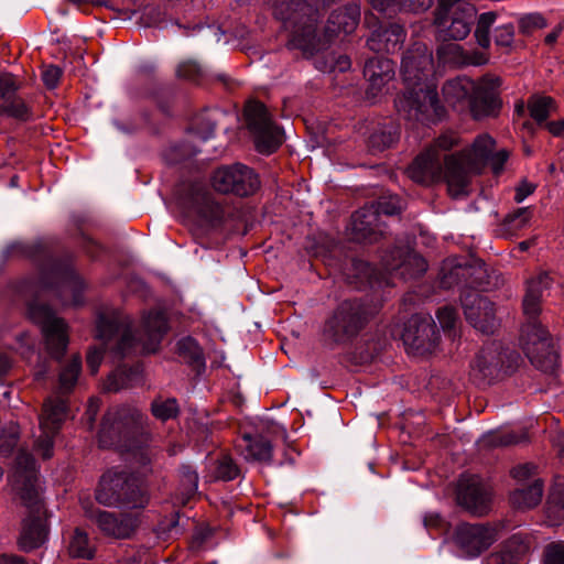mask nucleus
<instances>
[{"instance_id":"nucleus-1","label":"nucleus","mask_w":564,"mask_h":564,"mask_svg":"<svg viewBox=\"0 0 564 564\" xmlns=\"http://www.w3.org/2000/svg\"><path fill=\"white\" fill-rule=\"evenodd\" d=\"M457 143L458 138L453 132L440 135L409 166V177L423 185L445 181L453 197L466 194L469 174L479 172L487 164L495 149V140L489 134H481L475 139L469 150L447 154Z\"/></svg>"},{"instance_id":"nucleus-2","label":"nucleus","mask_w":564,"mask_h":564,"mask_svg":"<svg viewBox=\"0 0 564 564\" xmlns=\"http://www.w3.org/2000/svg\"><path fill=\"white\" fill-rule=\"evenodd\" d=\"M433 68L432 52L424 43L415 42L404 54L401 75L408 87L395 98L394 106L405 120L434 123L445 116L435 85L426 83Z\"/></svg>"},{"instance_id":"nucleus-3","label":"nucleus","mask_w":564,"mask_h":564,"mask_svg":"<svg viewBox=\"0 0 564 564\" xmlns=\"http://www.w3.org/2000/svg\"><path fill=\"white\" fill-rule=\"evenodd\" d=\"M551 278L540 272L530 279L523 297V313L528 323L522 327L520 343L531 364L542 371H553L557 366V355L553 350L547 332L536 322L541 311V300L549 289Z\"/></svg>"},{"instance_id":"nucleus-4","label":"nucleus","mask_w":564,"mask_h":564,"mask_svg":"<svg viewBox=\"0 0 564 564\" xmlns=\"http://www.w3.org/2000/svg\"><path fill=\"white\" fill-rule=\"evenodd\" d=\"M13 482L30 514L23 520L19 538L21 550L29 552L40 547L47 538L45 512L39 495L35 460L31 454L20 452L15 459Z\"/></svg>"},{"instance_id":"nucleus-5","label":"nucleus","mask_w":564,"mask_h":564,"mask_svg":"<svg viewBox=\"0 0 564 564\" xmlns=\"http://www.w3.org/2000/svg\"><path fill=\"white\" fill-rule=\"evenodd\" d=\"M142 329L147 338L141 335L135 338L132 333L131 322L128 317H122L119 312L111 311L109 314L101 313L97 318V336L100 339L109 340L119 337L117 350L121 356L127 355L132 348L142 341L144 352H153L167 332V321L164 313L150 312L144 318Z\"/></svg>"},{"instance_id":"nucleus-6","label":"nucleus","mask_w":564,"mask_h":564,"mask_svg":"<svg viewBox=\"0 0 564 564\" xmlns=\"http://www.w3.org/2000/svg\"><path fill=\"white\" fill-rule=\"evenodd\" d=\"M500 85V77L494 75H486L479 82L456 77L447 80L442 91L448 105L459 110L468 108L475 119H481L498 113L501 107Z\"/></svg>"},{"instance_id":"nucleus-7","label":"nucleus","mask_w":564,"mask_h":564,"mask_svg":"<svg viewBox=\"0 0 564 564\" xmlns=\"http://www.w3.org/2000/svg\"><path fill=\"white\" fill-rule=\"evenodd\" d=\"M149 438L148 417L134 406H115L104 416L99 432V443L102 447L117 446L129 452L140 447Z\"/></svg>"},{"instance_id":"nucleus-8","label":"nucleus","mask_w":564,"mask_h":564,"mask_svg":"<svg viewBox=\"0 0 564 564\" xmlns=\"http://www.w3.org/2000/svg\"><path fill=\"white\" fill-rule=\"evenodd\" d=\"M273 14L291 31L293 47L307 51L313 46L318 11L307 0H274Z\"/></svg>"},{"instance_id":"nucleus-9","label":"nucleus","mask_w":564,"mask_h":564,"mask_svg":"<svg viewBox=\"0 0 564 564\" xmlns=\"http://www.w3.org/2000/svg\"><path fill=\"white\" fill-rule=\"evenodd\" d=\"M96 499L107 507L143 508L148 503L147 494L122 473H106L96 491Z\"/></svg>"},{"instance_id":"nucleus-10","label":"nucleus","mask_w":564,"mask_h":564,"mask_svg":"<svg viewBox=\"0 0 564 564\" xmlns=\"http://www.w3.org/2000/svg\"><path fill=\"white\" fill-rule=\"evenodd\" d=\"M476 14L477 10L470 3H438L434 13L436 39L442 42L463 41L470 33Z\"/></svg>"},{"instance_id":"nucleus-11","label":"nucleus","mask_w":564,"mask_h":564,"mask_svg":"<svg viewBox=\"0 0 564 564\" xmlns=\"http://www.w3.org/2000/svg\"><path fill=\"white\" fill-rule=\"evenodd\" d=\"M245 116L259 152L271 153L282 144L283 131L272 121L262 102L249 101L245 108Z\"/></svg>"},{"instance_id":"nucleus-12","label":"nucleus","mask_w":564,"mask_h":564,"mask_svg":"<svg viewBox=\"0 0 564 564\" xmlns=\"http://www.w3.org/2000/svg\"><path fill=\"white\" fill-rule=\"evenodd\" d=\"M518 359L519 355L516 351L503 349L501 343H488L475 357L470 376L477 383L492 380L501 370L511 369Z\"/></svg>"},{"instance_id":"nucleus-13","label":"nucleus","mask_w":564,"mask_h":564,"mask_svg":"<svg viewBox=\"0 0 564 564\" xmlns=\"http://www.w3.org/2000/svg\"><path fill=\"white\" fill-rule=\"evenodd\" d=\"M215 191L224 194L234 193L238 196H249L260 187L259 176L247 165L236 163L217 169L210 178Z\"/></svg>"},{"instance_id":"nucleus-14","label":"nucleus","mask_w":564,"mask_h":564,"mask_svg":"<svg viewBox=\"0 0 564 564\" xmlns=\"http://www.w3.org/2000/svg\"><path fill=\"white\" fill-rule=\"evenodd\" d=\"M369 312L359 301H344L327 321L325 330L335 340H343L357 335L366 325Z\"/></svg>"},{"instance_id":"nucleus-15","label":"nucleus","mask_w":564,"mask_h":564,"mask_svg":"<svg viewBox=\"0 0 564 564\" xmlns=\"http://www.w3.org/2000/svg\"><path fill=\"white\" fill-rule=\"evenodd\" d=\"M31 318L41 325L46 348L52 357L59 359L68 344L67 326L65 322L55 316L47 305L31 303L29 305Z\"/></svg>"},{"instance_id":"nucleus-16","label":"nucleus","mask_w":564,"mask_h":564,"mask_svg":"<svg viewBox=\"0 0 564 564\" xmlns=\"http://www.w3.org/2000/svg\"><path fill=\"white\" fill-rule=\"evenodd\" d=\"M402 340L415 355L430 354L438 343V332L430 315H413L405 324Z\"/></svg>"},{"instance_id":"nucleus-17","label":"nucleus","mask_w":564,"mask_h":564,"mask_svg":"<svg viewBox=\"0 0 564 564\" xmlns=\"http://www.w3.org/2000/svg\"><path fill=\"white\" fill-rule=\"evenodd\" d=\"M66 416V403L61 398H50L43 405L40 416L41 436L36 441L35 449L44 458L53 456V441L62 422Z\"/></svg>"},{"instance_id":"nucleus-18","label":"nucleus","mask_w":564,"mask_h":564,"mask_svg":"<svg viewBox=\"0 0 564 564\" xmlns=\"http://www.w3.org/2000/svg\"><path fill=\"white\" fill-rule=\"evenodd\" d=\"M180 204L210 226H217L224 220L223 207L214 200L213 195L200 183L188 185L181 196Z\"/></svg>"},{"instance_id":"nucleus-19","label":"nucleus","mask_w":564,"mask_h":564,"mask_svg":"<svg viewBox=\"0 0 564 564\" xmlns=\"http://www.w3.org/2000/svg\"><path fill=\"white\" fill-rule=\"evenodd\" d=\"M456 499L467 511L482 516L491 502L490 488L477 475H462L457 484Z\"/></svg>"},{"instance_id":"nucleus-20","label":"nucleus","mask_w":564,"mask_h":564,"mask_svg":"<svg viewBox=\"0 0 564 564\" xmlns=\"http://www.w3.org/2000/svg\"><path fill=\"white\" fill-rule=\"evenodd\" d=\"M56 286L58 292H72V304L82 303V291L84 283L80 278L68 267L53 262L44 268L39 280V288L51 289Z\"/></svg>"},{"instance_id":"nucleus-21","label":"nucleus","mask_w":564,"mask_h":564,"mask_svg":"<svg viewBox=\"0 0 564 564\" xmlns=\"http://www.w3.org/2000/svg\"><path fill=\"white\" fill-rule=\"evenodd\" d=\"M462 305L467 322L482 334H494L498 327L494 303L475 292L466 293Z\"/></svg>"},{"instance_id":"nucleus-22","label":"nucleus","mask_w":564,"mask_h":564,"mask_svg":"<svg viewBox=\"0 0 564 564\" xmlns=\"http://www.w3.org/2000/svg\"><path fill=\"white\" fill-rule=\"evenodd\" d=\"M495 541V529L484 524L462 523L455 532V542L466 557L479 556Z\"/></svg>"},{"instance_id":"nucleus-23","label":"nucleus","mask_w":564,"mask_h":564,"mask_svg":"<svg viewBox=\"0 0 564 564\" xmlns=\"http://www.w3.org/2000/svg\"><path fill=\"white\" fill-rule=\"evenodd\" d=\"M387 271L402 279H413L423 274L427 269L426 261L409 247H397L382 257Z\"/></svg>"},{"instance_id":"nucleus-24","label":"nucleus","mask_w":564,"mask_h":564,"mask_svg":"<svg viewBox=\"0 0 564 564\" xmlns=\"http://www.w3.org/2000/svg\"><path fill=\"white\" fill-rule=\"evenodd\" d=\"M351 238L358 242H373L383 234V224L375 205L355 212L349 226Z\"/></svg>"},{"instance_id":"nucleus-25","label":"nucleus","mask_w":564,"mask_h":564,"mask_svg":"<svg viewBox=\"0 0 564 564\" xmlns=\"http://www.w3.org/2000/svg\"><path fill=\"white\" fill-rule=\"evenodd\" d=\"M364 75L369 84L367 95L377 97L394 78V63L387 57H373L367 61Z\"/></svg>"},{"instance_id":"nucleus-26","label":"nucleus","mask_w":564,"mask_h":564,"mask_svg":"<svg viewBox=\"0 0 564 564\" xmlns=\"http://www.w3.org/2000/svg\"><path fill=\"white\" fill-rule=\"evenodd\" d=\"M94 519L104 534L116 539L130 538L138 525L137 518L129 514L117 516L109 511H98Z\"/></svg>"},{"instance_id":"nucleus-27","label":"nucleus","mask_w":564,"mask_h":564,"mask_svg":"<svg viewBox=\"0 0 564 564\" xmlns=\"http://www.w3.org/2000/svg\"><path fill=\"white\" fill-rule=\"evenodd\" d=\"M406 37L404 28L397 23L375 30L367 41L368 47L373 52H398Z\"/></svg>"},{"instance_id":"nucleus-28","label":"nucleus","mask_w":564,"mask_h":564,"mask_svg":"<svg viewBox=\"0 0 564 564\" xmlns=\"http://www.w3.org/2000/svg\"><path fill=\"white\" fill-rule=\"evenodd\" d=\"M437 58L442 64H449L454 66H480L488 62L485 53L474 51L466 52L460 45L446 41L442 43L436 50Z\"/></svg>"},{"instance_id":"nucleus-29","label":"nucleus","mask_w":564,"mask_h":564,"mask_svg":"<svg viewBox=\"0 0 564 564\" xmlns=\"http://www.w3.org/2000/svg\"><path fill=\"white\" fill-rule=\"evenodd\" d=\"M360 19V8L355 2H348L335 9L327 22L326 32L335 35L340 32L345 34L351 33L358 25Z\"/></svg>"},{"instance_id":"nucleus-30","label":"nucleus","mask_w":564,"mask_h":564,"mask_svg":"<svg viewBox=\"0 0 564 564\" xmlns=\"http://www.w3.org/2000/svg\"><path fill=\"white\" fill-rule=\"evenodd\" d=\"M238 446L241 455L248 462L269 464L272 460V445L261 436L245 435Z\"/></svg>"},{"instance_id":"nucleus-31","label":"nucleus","mask_w":564,"mask_h":564,"mask_svg":"<svg viewBox=\"0 0 564 564\" xmlns=\"http://www.w3.org/2000/svg\"><path fill=\"white\" fill-rule=\"evenodd\" d=\"M542 495V481L533 479L528 485L518 486L510 495V502L514 508L529 509L540 503Z\"/></svg>"},{"instance_id":"nucleus-32","label":"nucleus","mask_w":564,"mask_h":564,"mask_svg":"<svg viewBox=\"0 0 564 564\" xmlns=\"http://www.w3.org/2000/svg\"><path fill=\"white\" fill-rule=\"evenodd\" d=\"M371 7L386 14L398 12H421L427 10L433 0H369Z\"/></svg>"},{"instance_id":"nucleus-33","label":"nucleus","mask_w":564,"mask_h":564,"mask_svg":"<svg viewBox=\"0 0 564 564\" xmlns=\"http://www.w3.org/2000/svg\"><path fill=\"white\" fill-rule=\"evenodd\" d=\"M345 274L347 281L357 288L378 280L376 270L364 260H352Z\"/></svg>"},{"instance_id":"nucleus-34","label":"nucleus","mask_w":564,"mask_h":564,"mask_svg":"<svg viewBox=\"0 0 564 564\" xmlns=\"http://www.w3.org/2000/svg\"><path fill=\"white\" fill-rule=\"evenodd\" d=\"M530 117L542 127L555 111V101L549 96H532L528 101Z\"/></svg>"},{"instance_id":"nucleus-35","label":"nucleus","mask_w":564,"mask_h":564,"mask_svg":"<svg viewBox=\"0 0 564 564\" xmlns=\"http://www.w3.org/2000/svg\"><path fill=\"white\" fill-rule=\"evenodd\" d=\"M0 116L10 117L19 121H28L32 117V111L25 100L21 96L15 95L0 102Z\"/></svg>"},{"instance_id":"nucleus-36","label":"nucleus","mask_w":564,"mask_h":564,"mask_svg":"<svg viewBox=\"0 0 564 564\" xmlns=\"http://www.w3.org/2000/svg\"><path fill=\"white\" fill-rule=\"evenodd\" d=\"M82 369V360L78 356H75L70 362L63 368L59 373L58 380V392L64 394L72 391L77 382L78 375Z\"/></svg>"},{"instance_id":"nucleus-37","label":"nucleus","mask_w":564,"mask_h":564,"mask_svg":"<svg viewBox=\"0 0 564 564\" xmlns=\"http://www.w3.org/2000/svg\"><path fill=\"white\" fill-rule=\"evenodd\" d=\"M527 440L524 433L517 434L514 432H490L482 436L481 442L488 446H508L518 444Z\"/></svg>"},{"instance_id":"nucleus-38","label":"nucleus","mask_w":564,"mask_h":564,"mask_svg":"<svg viewBox=\"0 0 564 564\" xmlns=\"http://www.w3.org/2000/svg\"><path fill=\"white\" fill-rule=\"evenodd\" d=\"M68 551L73 557L91 558L94 556V547L87 534L78 529L74 532Z\"/></svg>"},{"instance_id":"nucleus-39","label":"nucleus","mask_w":564,"mask_h":564,"mask_svg":"<svg viewBox=\"0 0 564 564\" xmlns=\"http://www.w3.org/2000/svg\"><path fill=\"white\" fill-rule=\"evenodd\" d=\"M496 13L494 12H485L478 18L475 37L477 43L484 48H487L490 45L489 32L496 21Z\"/></svg>"},{"instance_id":"nucleus-40","label":"nucleus","mask_w":564,"mask_h":564,"mask_svg":"<svg viewBox=\"0 0 564 564\" xmlns=\"http://www.w3.org/2000/svg\"><path fill=\"white\" fill-rule=\"evenodd\" d=\"M217 115L218 112L205 113L196 119L193 131L198 139L207 141L214 135Z\"/></svg>"},{"instance_id":"nucleus-41","label":"nucleus","mask_w":564,"mask_h":564,"mask_svg":"<svg viewBox=\"0 0 564 564\" xmlns=\"http://www.w3.org/2000/svg\"><path fill=\"white\" fill-rule=\"evenodd\" d=\"M532 215L533 213L530 207L519 208L506 217L505 225L509 231L516 232L530 225Z\"/></svg>"},{"instance_id":"nucleus-42","label":"nucleus","mask_w":564,"mask_h":564,"mask_svg":"<svg viewBox=\"0 0 564 564\" xmlns=\"http://www.w3.org/2000/svg\"><path fill=\"white\" fill-rule=\"evenodd\" d=\"M151 411L156 419L167 421L176 416L178 406L175 399H158L152 402Z\"/></svg>"},{"instance_id":"nucleus-43","label":"nucleus","mask_w":564,"mask_h":564,"mask_svg":"<svg viewBox=\"0 0 564 564\" xmlns=\"http://www.w3.org/2000/svg\"><path fill=\"white\" fill-rule=\"evenodd\" d=\"M19 438L18 425L9 424L0 434V455L8 456L12 453Z\"/></svg>"},{"instance_id":"nucleus-44","label":"nucleus","mask_w":564,"mask_h":564,"mask_svg":"<svg viewBox=\"0 0 564 564\" xmlns=\"http://www.w3.org/2000/svg\"><path fill=\"white\" fill-rule=\"evenodd\" d=\"M20 84L18 78L10 73L0 74V102L18 95Z\"/></svg>"},{"instance_id":"nucleus-45","label":"nucleus","mask_w":564,"mask_h":564,"mask_svg":"<svg viewBox=\"0 0 564 564\" xmlns=\"http://www.w3.org/2000/svg\"><path fill=\"white\" fill-rule=\"evenodd\" d=\"M239 475V468L228 456H223L216 467V478L221 480H232Z\"/></svg>"},{"instance_id":"nucleus-46","label":"nucleus","mask_w":564,"mask_h":564,"mask_svg":"<svg viewBox=\"0 0 564 564\" xmlns=\"http://www.w3.org/2000/svg\"><path fill=\"white\" fill-rule=\"evenodd\" d=\"M546 25L544 18L539 13H530L520 17L519 30L523 34H530L535 30L542 29Z\"/></svg>"},{"instance_id":"nucleus-47","label":"nucleus","mask_w":564,"mask_h":564,"mask_svg":"<svg viewBox=\"0 0 564 564\" xmlns=\"http://www.w3.org/2000/svg\"><path fill=\"white\" fill-rule=\"evenodd\" d=\"M535 466L525 463L520 464L511 469V476L517 481L518 486L528 485L533 479H536L534 477Z\"/></svg>"},{"instance_id":"nucleus-48","label":"nucleus","mask_w":564,"mask_h":564,"mask_svg":"<svg viewBox=\"0 0 564 564\" xmlns=\"http://www.w3.org/2000/svg\"><path fill=\"white\" fill-rule=\"evenodd\" d=\"M375 208L379 210V217L381 215L393 216L402 210L401 200L397 196L382 197Z\"/></svg>"},{"instance_id":"nucleus-49","label":"nucleus","mask_w":564,"mask_h":564,"mask_svg":"<svg viewBox=\"0 0 564 564\" xmlns=\"http://www.w3.org/2000/svg\"><path fill=\"white\" fill-rule=\"evenodd\" d=\"M543 564H564V542H554L545 547Z\"/></svg>"},{"instance_id":"nucleus-50","label":"nucleus","mask_w":564,"mask_h":564,"mask_svg":"<svg viewBox=\"0 0 564 564\" xmlns=\"http://www.w3.org/2000/svg\"><path fill=\"white\" fill-rule=\"evenodd\" d=\"M176 74L181 78L197 82L202 76V69L195 62L188 61L178 65Z\"/></svg>"},{"instance_id":"nucleus-51","label":"nucleus","mask_w":564,"mask_h":564,"mask_svg":"<svg viewBox=\"0 0 564 564\" xmlns=\"http://www.w3.org/2000/svg\"><path fill=\"white\" fill-rule=\"evenodd\" d=\"M486 564H520V560L506 547L500 552L490 554L486 560Z\"/></svg>"},{"instance_id":"nucleus-52","label":"nucleus","mask_w":564,"mask_h":564,"mask_svg":"<svg viewBox=\"0 0 564 564\" xmlns=\"http://www.w3.org/2000/svg\"><path fill=\"white\" fill-rule=\"evenodd\" d=\"M61 76L62 69L54 65L44 67L42 72L43 83L48 89H54L57 87Z\"/></svg>"},{"instance_id":"nucleus-53","label":"nucleus","mask_w":564,"mask_h":564,"mask_svg":"<svg viewBox=\"0 0 564 564\" xmlns=\"http://www.w3.org/2000/svg\"><path fill=\"white\" fill-rule=\"evenodd\" d=\"M514 28L512 24H505L496 29L495 41L500 46H510L513 42Z\"/></svg>"},{"instance_id":"nucleus-54","label":"nucleus","mask_w":564,"mask_h":564,"mask_svg":"<svg viewBox=\"0 0 564 564\" xmlns=\"http://www.w3.org/2000/svg\"><path fill=\"white\" fill-rule=\"evenodd\" d=\"M317 67L321 68L323 72H333V70L346 72L350 67V59L346 55H339L336 58L334 56H332L329 64H325L323 67L322 66H317Z\"/></svg>"},{"instance_id":"nucleus-55","label":"nucleus","mask_w":564,"mask_h":564,"mask_svg":"<svg viewBox=\"0 0 564 564\" xmlns=\"http://www.w3.org/2000/svg\"><path fill=\"white\" fill-rule=\"evenodd\" d=\"M456 311L452 307H442L437 311V319L443 329H452L456 323Z\"/></svg>"},{"instance_id":"nucleus-56","label":"nucleus","mask_w":564,"mask_h":564,"mask_svg":"<svg viewBox=\"0 0 564 564\" xmlns=\"http://www.w3.org/2000/svg\"><path fill=\"white\" fill-rule=\"evenodd\" d=\"M104 356V349L102 348H93L87 354V367L91 375H96Z\"/></svg>"},{"instance_id":"nucleus-57","label":"nucleus","mask_w":564,"mask_h":564,"mask_svg":"<svg viewBox=\"0 0 564 564\" xmlns=\"http://www.w3.org/2000/svg\"><path fill=\"white\" fill-rule=\"evenodd\" d=\"M508 158L509 153L506 150H500L496 153H494L492 151L491 154L489 155L487 163L491 165V169L495 174H499L502 171L503 164L506 163Z\"/></svg>"},{"instance_id":"nucleus-58","label":"nucleus","mask_w":564,"mask_h":564,"mask_svg":"<svg viewBox=\"0 0 564 564\" xmlns=\"http://www.w3.org/2000/svg\"><path fill=\"white\" fill-rule=\"evenodd\" d=\"M469 270V267L467 264L456 263L452 265L449 274H445L442 278V284L444 286H452L453 281L457 280L460 275H465V273Z\"/></svg>"},{"instance_id":"nucleus-59","label":"nucleus","mask_w":564,"mask_h":564,"mask_svg":"<svg viewBox=\"0 0 564 564\" xmlns=\"http://www.w3.org/2000/svg\"><path fill=\"white\" fill-rule=\"evenodd\" d=\"M182 481L189 492H194L197 489L198 475L195 470H192L191 467L184 466L182 468Z\"/></svg>"},{"instance_id":"nucleus-60","label":"nucleus","mask_w":564,"mask_h":564,"mask_svg":"<svg viewBox=\"0 0 564 564\" xmlns=\"http://www.w3.org/2000/svg\"><path fill=\"white\" fill-rule=\"evenodd\" d=\"M126 371L123 369L116 370L109 376L106 388L110 391H118L127 386L124 381Z\"/></svg>"},{"instance_id":"nucleus-61","label":"nucleus","mask_w":564,"mask_h":564,"mask_svg":"<svg viewBox=\"0 0 564 564\" xmlns=\"http://www.w3.org/2000/svg\"><path fill=\"white\" fill-rule=\"evenodd\" d=\"M535 191V185L528 182L522 181L519 186L516 188L514 200L517 203L523 202L529 195H531Z\"/></svg>"},{"instance_id":"nucleus-62","label":"nucleus","mask_w":564,"mask_h":564,"mask_svg":"<svg viewBox=\"0 0 564 564\" xmlns=\"http://www.w3.org/2000/svg\"><path fill=\"white\" fill-rule=\"evenodd\" d=\"M542 127L554 137H561L564 134V120L545 122Z\"/></svg>"},{"instance_id":"nucleus-63","label":"nucleus","mask_w":564,"mask_h":564,"mask_svg":"<svg viewBox=\"0 0 564 564\" xmlns=\"http://www.w3.org/2000/svg\"><path fill=\"white\" fill-rule=\"evenodd\" d=\"M0 564H28V563L21 556L0 554Z\"/></svg>"},{"instance_id":"nucleus-64","label":"nucleus","mask_w":564,"mask_h":564,"mask_svg":"<svg viewBox=\"0 0 564 564\" xmlns=\"http://www.w3.org/2000/svg\"><path fill=\"white\" fill-rule=\"evenodd\" d=\"M556 446L558 447V456L564 463V433L557 436Z\"/></svg>"}]
</instances>
